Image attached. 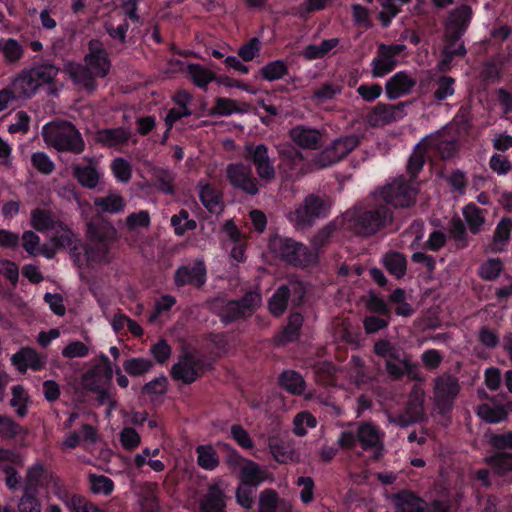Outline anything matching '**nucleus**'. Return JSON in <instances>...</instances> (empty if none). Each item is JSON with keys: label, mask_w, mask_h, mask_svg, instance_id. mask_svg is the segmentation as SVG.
I'll return each mask as SVG.
<instances>
[{"label": "nucleus", "mask_w": 512, "mask_h": 512, "mask_svg": "<svg viewBox=\"0 0 512 512\" xmlns=\"http://www.w3.org/2000/svg\"><path fill=\"white\" fill-rule=\"evenodd\" d=\"M262 304V296L258 289L247 291L239 299L214 297L207 301L208 310L217 316L221 323L229 325L250 318Z\"/></svg>", "instance_id": "nucleus-1"}, {"label": "nucleus", "mask_w": 512, "mask_h": 512, "mask_svg": "<svg viewBox=\"0 0 512 512\" xmlns=\"http://www.w3.org/2000/svg\"><path fill=\"white\" fill-rule=\"evenodd\" d=\"M392 210L380 201L377 193L363 206L356 207L349 223L358 235L371 236L391 224Z\"/></svg>", "instance_id": "nucleus-2"}, {"label": "nucleus", "mask_w": 512, "mask_h": 512, "mask_svg": "<svg viewBox=\"0 0 512 512\" xmlns=\"http://www.w3.org/2000/svg\"><path fill=\"white\" fill-rule=\"evenodd\" d=\"M373 352L384 360L385 370L393 381L401 380L404 375L413 380H421L419 365L412 362L399 345L387 339H379L373 345Z\"/></svg>", "instance_id": "nucleus-3"}, {"label": "nucleus", "mask_w": 512, "mask_h": 512, "mask_svg": "<svg viewBox=\"0 0 512 512\" xmlns=\"http://www.w3.org/2000/svg\"><path fill=\"white\" fill-rule=\"evenodd\" d=\"M41 136L48 147L58 152L80 155L86 147L80 131L69 121L58 120L45 124Z\"/></svg>", "instance_id": "nucleus-4"}, {"label": "nucleus", "mask_w": 512, "mask_h": 512, "mask_svg": "<svg viewBox=\"0 0 512 512\" xmlns=\"http://www.w3.org/2000/svg\"><path fill=\"white\" fill-rule=\"evenodd\" d=\"M270 248L282 261L294 267L306 268L318 260L317 252L292 238L275 237L270 241Z\"/></svg>", "instance_id": "nucleus-5"}, {"label": "nucleus", "mask_w": 512, "mask_h": 512, "mask_svg": "<svg viewBox=\"0 0 512 512\" xmlns=\"http://www.w3.org/2000/svg\"><path fill=\"white\" fill-rule=\"evenodd\" d=\"M330 207L328 197L309 194L290 213V220L298 230H304L313 226L316 219L326 217Z\"/></svg>", "instance_id": "nucleus-6"}, {"label": "nucleus", "mask_w": 512, "mask_h": 512, "mask_svg": "<svg viewBox=\"0 0 512 512\" xmlns=\"http://www.w3.org/2000/svg\"><path fill=\"white\" fill-rule=\"evenodd\" d=\"M418 190L416 181L400 176L385 185L377 195L387 206L389 204L395 208H408L415 204Z\"/></svg>", "instance_id": "nucleus-7"}, {"label": "nucleus", "mask_w": 512, "mask_h": 512, "mask_svg": "<svg viewBox=\"0 0 512 512\" xmlns=\"http://www.w3.org/2000/svg\"><path fill=\"white\" fill-rule=\"evenodd\" d=\"M460 392L458 378L450 373H443L434 380V405L438 413H449Z\"/></svg>", "instance_id": "nucleus-8"}, {"label": "nucleus", "mask_w": 512, "mask_h": 512, "mask_svg": "<svg viewBox=\"0 0 512 512\" xmlns=\"http://www.w3.org/2000/svg\"><path fill=\"white\" fill-rule=\"evenodd\" d=\"M243 158L253 164L259 180L270 183L275 179V167L266 145L246 143L243 149Z\"/></svg>", "instance_id": "nucleus-9"}, {"label": "nucleus", "mask_w": 512, "mask_h": 512, "mask_svg": "<svg viewBox=\"0 0 512 512\" xmlns=\"http://www.w3.org/2000/svg\"><path fill=\"white\" fill-rule=\"evenodd\" d=\"M359 144L360 139L357 135L341 136L321 151L315 162L321 168L330 166L344 159Z\"/></svg>", "instance_id": "nucleus-10"}, {"label": "nucleus", "mask_w": 512, "mask_h": 512, "mask_svg": "<svg viewBox=\"0 0 512 512\" xmlns=\"http://www.w3.org/2000/svg\"><path fill=\"white\" fill-rule=\"evenodd\" d=\"M229 183L248 195H256L259 191V180L254 177L251 167L243 163H232L226 168Z\"/></svg>", "instance_id": "nucleus-11"}, {"label": "nucleus", "mask_w": 512, "mask_h": 512, "mask_svg": "<svg viewBox=\"0 0 512 512\" xmlns=\"http://www.w3.org/2000/svg\"><path fill=\"white\" fill-rule=\"evenodd\" d=\"M206 266L202 260H196L193 265H182L174 274V284L177 287L186 285L201 288L206 282Z\"/></svg>", "instance_id": "nucleus-12"}, {"label": "nucleus", "mask_w": 512, "mask_h": 512, "mask_svg": "<svg viewBox=\"0 0 512 512\" xmlns=\"http://www.w3.org/2000/svg\"><path fill=\"white\" fill-rule=\"evenodd\" d=\"M201 362L194 355L184 353L179 356L178 362L171 367V377L183 384L193 383L199 376Z\"/></svg>", "instance_id": "nucleus-13"}, {"label": "nucleus", "mask_w": 512, "mask_h": 512, "mask_svg": "<svg viewBox=\"0 0 512 512\" xmlns=\"http://www.w3.org/2000/svg\"><path fill=\"white\" fill-rule=\"evenodd\" d=\"M405 102L396 105L378 103L367 115L366 121L371 127H381L395 122L404 116Z\"/></svg>", "instance_id": "nucleus-14"}, {"label": "nucleus", "mask_w": 512, "mask_h": 512, "mask_svg": "<svg viewBox=\"0 0 512 512\" xmlns=\"http://www.w3.org/2000/svg\"><path fill=\"white\" fill-rule=\"evenodd\" d=\"M384 434L376 425L371 422H360L357 428V439L361 444L363 450L375 449L373 458L378 460L384 449L383 438Z\"/></svg>", "instance_id": "nucleus-15"}, {"label": "nucleus", "mask_w": 512, "mask_h": 512, "mask_svg": "<svg viewBox=\"0 0 512 512\" xmlns=\"http://www.w3.org/2000/svg\"><path fill=\"white\" fill-rule=\"evenodd\" d=\"M87 165L76 163L72 165V175L83 188L93 190L100 181V172L98 171V162L94 157H84Z\"/></svg>", "instance_id": "nucleus-16"}, {"label": "nucleus", "mask_w": 512, "mask_h": 512, "mask_svg": "<svg viewBox=\"0 0 512 512\" xmlns=\"http://www.w3.org/2000/svg\"><path fill=\"white\" fill-rule=\"evenodd\" d=\"M64 72L75 85L82 87L89 93H93L98 87L96 77L85 64L69 62L65 65Z\"/></svg>", "instance_id": "nucleus-17"}, {"label": "nucleus", "mask_w": 512, "mask_h": 512, "mask_svg": "<svg viewBox=\"0 0 512 512\" xmlns=\"http://www.w3.org/2000/svg\"><path fill=\"white\" fill-rule=\"evenodd\" d=\"M226 499L222 484L213 483L199 502L200 512H226Z\"/></svg>", "instance_id": "nucleus-18"}, {"label": "nucleus", "mask_w": 512, "mask_h": 512, "mask_svg": "<svg viewBox=\"0 0 512 512\" xmlns=\"http://www.w3.org/2000/svg\"><path fill=\"white\" fill-rule=\"evenodd\" d=\"M11 362L17 367L19 372L25 373L28 368L35 371L43 368L46 364V357L40 355L33 348L24 347L12 355Z\"/></svg>", "instance_id": "nucleus-19"}, {"label": "nucleus", "mask_w": 512, "mask_h": 512, "mask_svg": "<svg viewBox=\"0 0 512 512\" xmlns=\"http://www.w3.org/2000/svg\"><path fill=\"white\" fill-rule=\"evenodd\" d=\"M416 80L406 72H398L393 75L385 84V93L390 100H394L409 94L414 86Z\"/></svg>", "instance_id": "nucleus-20"}, {"label": "nucleus", "mask_w": 512, "mask_h": 512, "mask_svg": "<svg viewBox=\"0 0 512 512\" xmlns=\"http://www.w3.org/2000/svg\"><path fill=\"white\" fill-rule=\"evenodd\" d=\"M289 135L293 142L305 149H318L322 144V133L303 125L293 127Z\"/></svg>", "instance_id": "nucleus-21"}, {"label": "nucleus", "mask_w": 512, "mask_h": 512, "mask_svg": "<svg viewBox=\"0 0 512 512\" xmlns=\"http://www.w3.org/2000/svg\"><path fill=\"white\" fill-rule=\"evenodd\" d=\"M31 226L38 232L55 231L63 221L51 210L35 208L31 211Z\"/></svg>", "instance_id": "nucleus-22"}, {"label": "nucleus", "mask_w": 512, "mask_h": 512, "mask_svg": "<svg viewBox=\"0 0 512 512\" xmlns=\"http://www.w3.org/2000/svg\"><path fill=\"white\" fill-rule=\"evenodd\" d=\"M257 512H292L291 504L273 489H264L258 497Z\"/></svg>", "instance_id": "nucleus-23"}, {"label": "nucleus", "mask_w": 512, "mask_h": 512, "mask_svg": "<svg viewBox=\"0 0 512 512\" xmlns=\"http://www.w3.org/2000/svg\"><path fill=\"white\" fill-rule=\"evenodd\" d=\"M270 476L271 474L266 468H262L252 460H245V464L240 470V482L253 488L270 479Z\"/></svg>", "instance_id": "nucleus-24"}, {"label": "nucleus", "mask_w": 512, "mask_h": 512, "mask_svg": "<svg viewBox=\"0 0 512 512\" xmlns=\"http://www.w3.org/2000/svg\"><path fill=\"white\" fill-rule=\"evenodd\" d=\"M10 85L20 100L31 98L38 90L28 68L17 73L11 79Z\"/></svg>", "instance_id": "nucleus-25"}, {"label": "nucleus", "mask_w": 512, "mask_h": 512, "mask_svg": "<svg viewBox=\"0 0 512 512\" xmlns=\"http://www.w3.org/2000/svg\"><path fill=\"white\" fill-rule=\"evenodd\" d=\"M472 17V9L469 5H460L450 11L445 30L459 32L464 35Z\"/></svg>", "instance_id": "nucleus-26"}, {"label": "nucleus", "mask_w": 512, "mask_h": 512, "mask_svg": "<svg viewBox=\"0 0 512 512\" xmlns=\"http://www.w3.org/2000/svg\"><path fill=\"white\" fill-rule=\"evenodd\" d=\"M386 44H380L377 51V56L372 60L371 74L373 77H383L390 73L396 67L398 61L388 54Z\"/></svg>", "instance_id": "nucleus-27"}, {"label": "nucleus", "mask_w": 512, "mask_h": 512, "mask_svg": "<svg viewBox=\"0 0 512 512\" xmlns=\"http://www.w3.org/2000/svg\"><path fill=\"white\" fill-rule=\"evenodd\" d=\"M424 399V391L419 387H413L404 411L417 423L425 418Z\"/></svg>", "instance_id": "nucleus-28"}, {"label": "nucleus", "mask_w": 512, "mask_h": 512, "mask_svg": "<svg viewBox=\"0 0 512 512\" xmlns=\"http://www.w3.org/2000/svg\"><path fill=\"white\" fill-rule=\"evenodd\" d=\"M152 185L162 193L173 195L175 193V175L171 170L161 167L151 169Z\"/></svg>", "instance_id": "nucleus-29"}, {"label": "nucleus", "mask_w": 512, "mask_h": 512, "mask_svg": "<svg viewBox=\"0 0 512 512\" xmlns=\"http://www.w3.org/2000/svg\"><path fill=\"white\" fill-rule=\"evenodd\" d=\"M28 69L37 84V89L43 85L53 84L59 73V69L50 63L39 64Z\"/></svg>", "instance_id": "nucleus-30"}, {"label": "nucleus", "mask_w": 512, "mask_h": 512, "mask_svg": "<svg viewBox=\"0 0 512 512\" xmlns=\"http://www.w3.org/2000/svg\"><path fill=\"white\" fill-rule=\"evenodd\" d=\"M511 229L512 220L508 217L502 218L494 232L493 241L489 245L491 252L497 253L504 250V247L510 238Z\"/></svg>", "instance_id": "nucleus-31"}, {"label": "nucleus", "mask_w": 512, "mask_h": 512, "mask_svg": "<svg viewBox=\"0 0 512 512\" xmlns=\"http://www.w3.org/2000/svg\"><path fill=\"white\" fill-rule=\"evenodd\" d=\"M131 133L124 128L102 129L97 133V142L113 147L127 143Z\"/></svg>", "instance_id": "nucleus-32"}, {"label": "nucleus", "mask_w": 512, "mask_h": 512, "mask_svg": "<svg viewBox=\"0 0 512 512\" xmlns=\"http://www.w3.org/2000/svg\"><path fill=\"white\" fill-rule=\"evenodd\" d=\"M427 147L422 143H418L407 162L406 171L410 177V181H415L419 172L423 169L426 162Z\"/></svg>", "instance_id": "nucleus-33"}, {"label": "nucleus", "mask_w": 512, "mask_h": 512, "mask_svg": "<svg viewBox=\"0 0 512 512\" xmlns=\"http://www.w3.org/2000/svg\"><path fill=\"white\" fill-rule=\"evenodd\" d=\"M383 264L390 274L401 279L405 276L407 270L406 257L396 251H389L383 257Z\"/></svg>", "instance_id": "nucleus-34"}, {"label": "nucleus", "mask_w": 512, "mask_h": 512, "mask_svg": "<svg viewBox=\"0 0 512 512\" xmlns=\"http://www.w3.org/2000/svg\"><path fill=\"white\" fill-rule=\"evenodd\" d=\"M80 239L77 235L68 227L66 223H62L56 230L54 235L51 237V244L57 249H65L75 245Z\"/></svg>", "instance_id": "nucleus-35"}, {"label": "nucleus", "mask_w": 512, "mask_h": 512, "mask_svg": "<svg viewBox=\"0 0 512 512\" xmlns=\"http://www.w3.org/2000/svg\"><path fill=\"white\" fill-rule=\"evenodd\" d=\"M0 52H2L4 62L7 65H16L24 55V48L16 39L4 40L0 38Z\"/></svg>", "instance_id": "nucleus-36"}, {"label": "nucleus", "mask_w": 512, "mask_h": 512, "mask_svg": "<svg viewBox=\"0 0 512 512\" xmlns=\"http://www.w3.org/2000/svg\"><path fill=\"white\" fill-rule=\"evenodd\" d=\"M476 413L486 423H499L508 417V411L503 405L483 403L477 407Z\"/></svg>", "instance_id": "nucleus-37"}, {"label": "nucleus", "mask_w": 512, "mask_h": 512, "mask_svg": "<svg viewBox=\"0 0 512 512\" xmlns=\"http://www.w3.org/2000/svg\"><path fill=\"white\" fill-rule=\"evenodd\" d=\"M280 385L292 394L300 395L305 391L306 383L302 375L293 370H285L279 377Z\"/></svg>", "instance_id": "nucleus-38"}, {"label": "nucleus", "mask_w": 512, "mask_h": 512, "mask_svg": "<svg viewBox=\"0 0 512 512\" xmlns=\"http://www.w3.org/2000/svg\"><path fill=\"white\" fill-rule=\"evenodd\" d=\"M47 472L41 463H36L28 469L23 490L37 492L45 484Z\"/></svg>", "instance_id": "nucleus-39"}, {"label": "nucleus", "mask_w": 512, "mask_h": 512, "mask_svg": "<svg viewBox=\"0 0 512 512\" xmlns=\"http://www.w3.org/2000/svg\"><path fill=\"white\" fill-rule=\"evenodd\" d=\"M462 34L454 31H444V47L442 54H452L463 57L466 54L464 42L461 41Z\"/></svg>", "instance_id": "nucleus-40"}, {"label": "nucleus", "mask_w": 512, "mask_h": 512, "mask_svg": "<svg viewBox=\"0 0 512 512\" xmlns=\"http://www.w3.org/2000/svg\"><path fill=\"white\" fill-rule=\"evenodd\" d=\"M268 447L273 458L278 463L285 464L289 461H293L295 452L284 441L276 438H270L268 441Z\"/></svg>", "instance_id": "nucleus-41"}, {"label": "nucleus", "mask_w": 512, "mask_h": 512, "mask_svg": "<svg viewBox=\"0 0 512 512\" xmlns=\"http://www.w3.org/2000/svg\"><path fill=\"white\" fill-rule=\"evenodd\" d=\"M197 464L206 470H213L219 465V457L211 445H199L196 447Z\"/></svg>", "instance_id": "nucleus-42"}, {"label": "nucleus", "mask_w": 512, "mask_h": 512, "mask_svg": "<svg viewBox=\"0 0 512 512\" xmlns=\"http://www.w3.org/2000/svg\"><path fill=\"white\" fill-rule=\"evenodd\" d=\"M84 64L90 68L95 77L100 78H104L109 73L111 66L108 55H85Z\"/></svg>", "instance_id": "nucleus-43"}, {"label": "nucleus", "mask_w": 512, "mask_h": 512, "mask_svg": "<svg viewBox=\"0 0 512 512\" xmlns=\"http://www.w3.org/2000/svg\"><path fill=\"white\" fill-rule=\"evenodd\" d=\"M465 221L468 224L471 233L476 234L479 232L480 227L484 224L485 218L483 211L475 204H468L463 209Z\"/></svg>", "instance_id": "nucleus-44"}, {"label": "nucleus", "mask_w": 512, "mask_h": 512, "mask_svg": "<svg viewBox=\"0 0 512 512\" xmlns=\"http://www.w3.org/2000/svg\"><path fill=\"white\" fill-rule=\"evenodd\" d=\"M153 367V362L146 358H131L123 362V368L126 373L132 377L143 376Z\"/></svg>", "instance_id": "nucleus-45"}, {"label": "nucleus", "mask_w": 512, "mask_h": 512, "mask_svg": "<svg viewBox=\"0 0 512 512\" xmlns=\"http://www.w3.org/2000/svg\"><path fill=\"white\" fill-rule=\"evenodd\" d=\"M486 462L499 475H505L512 471V453L497 452L486 458Z\"/></svg>", "instance_id": "nucleus-46"}, {"label": "nucleus", "mask_w": 512, "mask_h": 512, "mask_svg": "<svg viewBox=\"0 0 512 512\" xmlns=\"http://www.w3.org/2000/svg\"><path fill=\"white\" fill-rule=\"evenodd\" d=\"M287 73L288 67L283 60L269 62L260 69V75L267 81L278 80Z\"/></svg>", "instance_id": "nucleus-47"}, {"label": "nucleus", "mask_w": 512, "mask_h": 512, "mask_svg": "<svg viewBox=\"0 0 512 512\" xmlns=\"http://www.w3.org/2000/svg\"><path fill=\"white\" fill-rule=\"evenodd\" d=\"M187 71L194 84L201 88L215 79L214 73L200 64H189Z\"/></svg>", "instance_id": "nucleus-48"}, {"label": "nucleus", "mask_w": 512, "mask_h": 512, "mask_svg": "<svg viewBox=\"0 0 512 512\" xmlns=\"http://www.w3.org/2000/svg\"><path fill=\"white\" fill-rule=\"evenodd\" d=\"M86 264L89 265L92 262H99L105 259L109 247L106 242L93 241L91 244L83 247Z\"/></svg>", "instance_id": "nucleus-49"}, {"label": "nucleus", "mask_w": 512, "mask_h": 512, "mask_svg": "<svg viewBox=\"0 0 512 512\" xmlns=\"http://www.w3.org/2000/svg\"><path fill=\"white\" fill-rule=\"evenodd\" d=\"M248 105L244 104V108L238 107L235 100L229 98L218 97L215 105L211 110L212 114L227 116L233 113H244L247 111Z\"/></svg>", "instance_id": "nucleus-50"}, {"label": "nucleus", "mask_w": 512, "mask_h": 512, "mask_svg": "<svg viewBox=\"0 0 512 512\" xmlns=\"http://www.w3.org/2000/svg\"><path fill=\"white\" fill-rule=\"evenodd\" d=\"M303 324V316L300 313H292L288 318V324L284 327L281 336L282 343H288L296 340L299 330Z\"/></svg>", "instance_id": "nucleus-51"}, {"label": "nucleus", "mask_w": 512, "mask_h": 512, "mask_svg": "<svg viewBox=\"0 0 512 512\" xmlns=\"http://www.w3.org/2000/svg\"><path fill=\"white\" fill-rule=\"evenodd\" d=\"M94 204L101 211L109 213H117L122 211L124 208L123 198L117 194L96 198Z\"/></svg>", "instance_id": "nucleus-52"}, {"label": "nucleus", "mask_w": 512, "mask_h": 512, "mask_svg": "<svg viewBox=\"0 0 512 512\" xmlns=\"http://www.w3.org/2000/svg\"><path fill=\"white\" fill-rule=\"evenodd\" d=\"M288 299L287 290L280 286L269 300L270 312L276 317L281 316L287 308Z\"/></svg>", "instance_id": "nucleus-53"}, {"label": "nucleus", "mask_w": 512, "mask_h": 512, "mask_svg": "<svg viewBox=\"0 0 512 512\" xmlns=\"http://www.w3.org/2000/svg\"><path fill=\"white\" fill-rule=\"evenodd\" d=\"M341 91L342 88L340 85L326 82L313 90L311 98L317 102H324L333 99L336 95L340 94Z\"/></svg>", "instance_id": "nucleus-54"}, {"label": "nucleus", "mask_w": 512, "mask_h": 512, "mask_svg": "<svg viewBox=\"0 0 512 512\" xmlns=\"http://www.w3.org/2000/svg\"><path fill=\"white\" fill-rule=\"evenodd\" d=\"M24 432L21 425L8 416L0 415V437L3 439H14Z\"/></svg>", "instance_id": "nucleus-55"}, {"label": "nucleus", "mask_w": 512, "mask_h": 512, "mask_svg": "<svg viewBox=\"0 0 512 512\" xmlns=\"http://www.w3.org/2000/svg\"><path fill=\"white\" fill-rule=\"evenodd\" d=\"M32 166L43 175H50L55 170V164L45 152H35L31 155Z\"/></svg>", "instance_id": "nucleus-56"}, {"label": "nucleus", "mask_w": 512, "mask_h": 512, "mask_svg": "<svg viewBox=\"0 0 512 512\" xmlns=\"http://www.w3.org/2000/svg\"><path fill=\"white\" fill-rule=\"evenodd\" d=\"M199 196L202 204L208 211L212 213L216 212L220 203V195L211 185H204L201 188Z\"/></svg>", "instance_id": "nucleus-57"}, {"label": "nucleus", "mask_w": 512, "mask_h": 512, "mask_svg": "<svg viewBox=\"0 0 512 512\" xmlns=\"http://www.w3.org/2000/svg\"><path fill=\"white\" fill-rule=\"evenodd\" d=\"M91 490L95 494L109 495L114 489L113 481L104 475H89Z\"/></svg>", "instance_id": "nucleus-58"}, {"label": "nucleus", "mask_w": 512, "mask_h": 512, "mask_svg": "<svg viewBox=\"0 0 512 512\" xmlns=\"http://www.w3.org/2000/svg\"><path fill=\"white\" fill-rule=\"evenodd\" d=\"M27 395L25 389L21 385L12 387V398L10 405L16 408V413L20 417H24L27 414Z\"/></svg>", "instance_id": "nucleus-59"}, {"label": "nucleus", "mask_w": 512, "mask_h": 512, "mask_svg": "<svg viewBox=\"0 0 512 512\" xmlns=\"http://www.w3.org/2000/svg\"><path fill=\"white\" fill-rule=\"evenodd\" d=\"M365 305L372 313H377L387 318L391 317V309L388 304L373 291H369Z\"/></svg>", "instance_id": "nucleus-60"}, {"label": "nucleus", "mask_w": 512, "mask_h": 512, "mask_svg": "<svg viewBox=\"0 0 512 512\" xmlns=\"http://www.w3.org/2000/svg\"><path fill=\"white\" fill-rule=\"evenodd\" d=\"M37 492L24 490L18 502L19 512H41V503L37 498Z\"/></svg>", "instance_id": "nucleus-61"}, {"label": "nucleus", "mask_w": 512, "mask_h": 512, "mask_svg": "<svg viewBox=\"0 0 512 512\" xmlns=\"http://www.w3.org/2000/svg\"><path fill=\"white\" fill-rule=\"evenodd\" d=\"M287 292L288 296L292 297V302L295 305H300L303 302L304 296L307 292L306 285L304 282L297 278H290L287 285H282Z\"/></svg>", "instance_id": "nucleus-62"}, {"label": "nucleus", "mask_w": 512, "mask_h": 512, "mask_svg": "<svg viewBox=\"0 0 512 512\" xmlns=\"http://www.w3.org/2000/svg\"><path fill=\"white\" fill-rule=\"evenodd\" d=\"M455 79L450 76H441L437 80V88L434 91V98L441 102L454 94Z\"/></svg>", "instance_id": "nucleus-63"}, {"label": "nucleus", "mask_w": 512, "mask_h": 512, "mask_svg": "<svg viewBox=\"0 0 512 512\" xmlns=\"http://www.w3.org/2000/svg\"><path fill=\"white\" fill-rule=\"evenodd\" d=\"M420 498L413 495L398 497L396 504L399 512H425Z\"/></svg>", "instance_id": "nucleus-64"}]
</instances>
